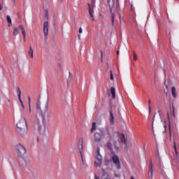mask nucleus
Masks as SVG:
<instances>
[{"label":"nucleus","mask_w":179,"mask_h":179,"mask_svg":"<svg viewBox=\"0 0 179 179\" xmlns=\"http://www.w3.org/2000/svg\"><path fill=\"white\" fill-rule=\"evenodd\" d=\"M113 145H114L115 148L118 149V147H117V141H114Z\"/></svg>","instance_id":"36"},{"label":"nucleus","mask_w":179,"mask_h":179,"mask_svg":"<svg viewBox=\"0 0 179 179\" xmlns=\"http://www.w3.org/2000/svg\"><path fill=\"white\" fill-rule=\"evenodd\" d=\"M114 112L115 114H120V108L117 105L114 106Z\"/></svg>","instance_id":"24"},{"label":"nucleus","mask_w":179,"mask_h":179,"mask_svg":"<svg viewBox=\"0 0 179 179\" xmlns=\"http://www.w3.org/2000/svg\"><path fill=\"white\" fill-rule=\"evenodd\" d=\"M48 10H45V16H44V20H45V22H48Z\"/></svg>","instance_id":"25"},{"label":"nucleus","mask_w":179,"mask_h":179,"mask_svg":"<svg viewBox=\"0 0 179 179\" xmlns=\"http://www.w3.org/2000/svg\"><path fill=\"white\" fill-rule=\"evenodd\" d=\"M113 139L117 140L118 141H120V134H118V132L115 131L113 134Z\"/></svg>","instance_id":"19"},{"label":"nucleus","mask_w":179,"mask_h":179,"mask_svg":"<svg viewBox=\"0 0 179 179\" xmlns=\"http://www.w3.org/2000/svg\"><path fill=\"white\" fill-rule=\"evenodd\" d=\"M112 160H113L117 170H120V169H121V164H120V158H118V156L113 155L112 157Z\"/></svg>","instance_id":"9"},{"label":"nucleus","mask_w":179,"mask_h":179,"mask_svg":"<svg viewBox=\"0 0 179 179\" xmlns=\"http://www.w3.org/2000/svg\"><path fill=\"white\" fill-rule=\"evenodd\" d=\"M176 153H178L177 148L175 149Z\"/></svg>","instance_id":"52"},{"label":"nucleus","mask_w":179,"mask_h":179,"mask_svg":"<svg viewBox=\"0 0 179 179\" xmlns=\"http://www.w3.org/2000/svg\"><path fill=\"white\" fill-rule=\"evenodd\" d=\"M13 1L14 3H15V0H13Z\"/></svg>","instance_id":"60"},{"label":"nucleus","mask_w":179,"mask_h":179,"mask_svg":"<svg viewBox=\"0 0 179 179\" xmlns=\"http://www.w3.org/2000/svg\"><path fill=\"white\" fill-rule=\"evenodd\" d=\"M148 177L149 178H152L153 177V162H150V165L149 166Z\"/></svg>","instance_id":"12"},{"label":"nucleus","mask_w":179,"mask_h":179,"mask_svg":"<svg viewBox=\"0 0 179 179\" xmlns=\"http://www.w3.org/2000/svg\"><path fill=\"white\" fill-rule=\"evenodd\" d=\"M78 31H79V34H82V33H83V31L82 30V27H80Z\"/></svg>","instance_id":"38"},{"label":"nucleus","mask_w":179,"mask_h":179,"mask_svg":"<svg viewBox=\"0 0 179 179\" xmlns=\"http://www.w3.org/2000/svg\"><path fill=\"white\" fill-rule=\"evenodd\" d=\"M96 160L94 162L95 167H101V164L103 163V157L100 155V148L96 150V155L95 156Z\"/></svg>","instance_id":"6"},{"label":"nucleus","mask_w":179,"mask_h":179,"mask_svg":"<svg viewBox=\"0 0 179 179\" xmlns=\"http://www.w3.org/2000/svg\"><path fill=\"white\" fill-rule=\"evenodd\" d=\"M29 108V113H31V105H30V107Z\"/></svg>","instance_id":"44"},{"label":"nucleus","mask_w":179,"mask_h":179,"mask_svg":"<svg viewBox=\"0 0 179 179\" xmlns=\"http://www.w3.org/2000/svg\"><path fill=\"white\" fill-rule=\"evenodd\" d=\"M28 106L30 108V106H31V103H30V96H28Z\"/></svg>","instance_id":"34"},{"label":"nucleus","mask_w":179,"mask_h":179,"mask_svg":"<svg viewBox=\"0 0 179 179\" xmlns=\"http://www.w3.org/2000/svg\"><path fill=\"white\" fill-rule=\"evenodd\" d=\"M105 164L107 166L108 164V159L105 160Z\"/></svg>","instance_id":"39"},{"label":"nucleus","mask_w":179,"mask_h":179,"mask_svg":"<svg viewBox=\"0 0 179 179\" xmlns=\"http://www.w3.org/2000/svg\"><path fill=\"white\" fill-rule=\"evenodd\" d=\"M107 148H108V149H112V146H111V143H107Z\"/></svg>","instance_id":"33"},{"label":"nucleus","mask_w":179,"mask_h":179,"mask_svg":"<svg viewBox=\"0 0 179 179\" xmlns=\"http://www.w3.org/2000/svg\"><path fill=\"white\" fill-rule=\"evenodd\" d=\"M8 107H10V105H8Z\"/></svg>","instance_id":"59"},{"label":"nucleus","mask_w":179,"mask_h":179,"mask_svg":"<svg viewBox=\"0 0 179 179\" xmlns=\"http://www.w3.org/2000/svg\"><path fill=\"white\" fill-rule=\"evenodd\" d=\"M19 34V29L16 27L13 28V36Z\"/></svg>","instance_id":"27"},{"label":"nucleus","mask_w":179,"mask_h":179,"mask_svg":"<svg viewBox=\"0 0 179 179\" xmlns=\"http://www.w3.org/2000/svg\"><path fill=\"white\" fill-rule=\"evenodd\" d=\"M37 142H38V138H37Z\"/></svg>","instance_id":"58"},{"label":"nucleus","mask_w":179,"mask_h":179,"mask_svg":"<svg viewBox=\"0 0 179 179\" xmlns=\"http://www.w3.org/2000/svg\"><path fill=\"white\" fill-rule=\"evenodd\" d=\"M174 149H177V146H176V143H174Z\"/></svg>","instance_id":"48"},{"label":"nucleus","mask_w":179,"mask_h":179,"mask_svg":"<svg viewBox=\"0 0 179 179\" xmlns=\"http://www.w3.org/2000/svg\"><path fill=\"white\" fill-rule=\"evenodd\" d=\"M134 60L138 61V56H136V53H135V52H134Z\"/></svg>","instance_id":"31"},{"label":"nucleus","mask_w":179,"mask_h":179,"mask_svg":"<svg viewBox=\"0 0 179 179\" xmlns=\"http://www.w3.org/2000/svg\"><path fill=\"white\" fill-rule=\"evenodd\" d=\"M164 85H165V87H166V89H169V87L166 85V80L164 81Z\"/></svg>","instance_id":"41"},{"label":"nucleus","mask_w":179,"mask_h":179,"mask_svg":"<svg viewBox=\"0 0 179 179\" xmlns=\"http://www.w3.org/2000/svg\"><path fill=\"white\" fill-rule=\"evenodd\" d=\"M152 101L150 100L148 101V113H149V115H150V113L152 112V108L150 107V104H151Z\"/></svg>","instance_id":"28"},{"label":"nucleus","mask_w":179,"mask_h":179,"mask_svg":"<svg viewBox=\"0 0 179 179\" xmlns=\"http://www.w3.org/2000/svg\"><path fill=\"white\" fill-rule=\"evenodd\" d=\"M150 162H151V163H152V159H150Z\"/></svg>","instance_id":"53"},{"label":"nucleus","mask_w":179,"mask_h":179,"mask_svg":"<svg viewBox=\"0 0 179 179\" xmlns=\"http://www.w3.org/2000/svg\"><path fill=\"white\" fill-rule=\"evenodd\" d=\"M92 125V127L91 129V133L93 134V132H94V131H96V122H93Z\"/></svg>","instance_id":"26"},{"label":"nucleus","mask_w":179,"mask_h":179,"mask_svg":"<svg viewBox=\"0 0 179 179\" xmlns=\"http://www.w3.org/2000/svg\"><path fill=\"white\" fill-rule=\"evenodd\" d=\"M78 150L80 152V155L81 156V159L82 160H83V155H82V152L83 151V139H81L80 144L78 147Z\"/></svg>","instance_id":"13"},{"label":"nucleus","mask_w":179,"mask_h":179,"mask_svg":"<svg viewBox=\"0 0 179 179\" xmlns=\"http://www.w3.org/2000/svg\"><path fill=\"white\" fill-rule=\"evenodd\" d=\"M73 78V76H72V73L69 72V78L67 79V85H69V84L71 83Z\"/></svg>","instance_id":"17"},{"label":"nucleus","mask_w":179,"mask_h":179,"mask_svg":"<svg viewBox=\"0 0 179 179\" xmlns=\"http://www.w3.org/2000/svg\"><path fill=\"white\" fill-rule=\"evenodd\" d=\"M106 66H107L108 69V68H110V65L108 64V62L106 63Z\"/></svg>","instance_id":"40"},{"label":"nucleus","mask_w":179,"mask_h":179,"mask_svg":"<svg viewBox=\"0 0 179 179\" xmlns=\"http://www.w3.org/2000/svg\"><path fill=\"white\" fill-rule=\"evenodd\" d=\"M106 136V132L104 129H101L99 131H96L94 135V141L96 143H100L101 139Z\"/></svg>","instance_id":"4"},{"label":"nucleus","mask_w":179,"mask_h":179,"mask_svg":"<svg viewBox=\"0 0 179 179\" xmlns=\"http://www.w3.org/2000/svg\"><path fill=\"white\" fill-rule=\"evenodd\" d=\"M17 94L19 100H20V99H22L20 96L22 95V91H20V88L19 87H17Z\"/></svg>","instance_id":"23"},{"label":"nucleus","mask_w":179,"mask_h":179,"mask_svg":"<svg viewBox=\"0 0 179 179\" xmlns=\"http://www.w3.org/2000/svg\"><path fill=\"white\" fill-rule=\"evenodd\" d=\"M134 103L135 106H138V102H136V101H135Z\"/></svg>","instance_id":"45"},{"label":"nucleus","mask_w":179,"mask_h":179,"mask_svg":"<svg viewBox=\"0 0 179 179\" xmlns=\"http://www.w3.org/2000/svg\"><path fill=\"white\" fill-rule=\"evenodd\" d=\"M117 70H118V72H119V73H120V69L117 67Z\"/></svg>","instance_id":"56"},{"label":"nucleus","mask_w":179,"mask_h":179,"mask_svg":"<svg viewBox=\"0 0 179 179\" xmlns=\"http://www.w3.org/2000/svg\"><path fill=\"white\" fill-rule=\"evenodd\" d=\"M117 6H120V3H117Z\"/></svg>","instance_id":"55"},{"label":"nucleus","mask_w":179,"mask_h":179,"mask_svg":"<svg viewBox=\"0 0 179 179\" xmlns=\"http://www.w3.org/2000/svg\"><path fill=\"white\" fill-rule=\"evenodd\" d=\"M110 93L112 94V97L115 99V88H114V87L110 88Z\"/></svg>","instance_id":"21"},{"label":"nucleus","mask_w":179,"mask_h":179,"mask_svg":"<svg viewBox=\"0 0 179 179\" xmlns=\"http://www.w3.org/2000/svg\"><path fill=\"white\" fill-rule=\"evenodd\" d=\"M101 62H103V51H101Z\"/></svg>","instance_id":"35"},{"label":"nucleus","mask_w":179,"mask_h":179,"mask_svg":"<svg viewBox=\"0 0 179 179\" xmlns=\"http://www.w3.org/2000/svg\"><path fill=\"white\" fill-rule=\"evenodd\" d=\"M19 29L22 31V34L23 37H26V31L24 30V27L23 25H20Z\"/></svg>","instance_id":"18"},{"label":"nucleus","mask_w":179,"mask_h":179,"mask_svg":"<svg viewBox=\"0 0 179 179\" xmlns=\"http://www.w3.org/2000/svg\"><path fill=\"white\" fill-rule=\"evenodd\" d=\"M2 10V4L0 3V12Z\"/></svg>","instance_id":"43"},{"label":"nucleus","mask_w":179,"mask_h":179,"mask_svg":"<svg viewBox=\"0 0 179 179\" xmlns=\"http://www.w3.org/2000/svg\"><path fill=\"white\" fill-rule=\"evenodd\" d=\"M15 149L16 151V153L18 155V156H20V157H23L26 155V148L20 144L18 143L15 146Z\"/></svg>","instance_id":"5"},{"label":"nucleus","mask_w":179,"mask_h":179,"mask_svg":"<svg viewBox=\"0 0 179 179\" xmlns=\"http://www.w3.org/2000/svg\"><path fill=\"white\" fill-rule=\"evenodd\" d=\"M28 54H29L30 58H31V59H33V58H34L33 48H31V46L29 47V50L28 51Z\"/></svg>","instance_id":"16"},{"label":"nucleus","mask_w":179,"mask_h":179,"mask_svg":"<svg viewBox=\"0 0 179 179\" xmlns=\"http://www.w3.org/2000/svg\"><path fill=\"white\" fill-rule=\"evenodd\" d=\"M121 142L127 146V140H125V134H122V138H121Z\"/></svg>","instance_id":"22"},{"label":"nucleus","mask_w":179,"mask_h":179,"mask_svg":"<svg viewBox=\"0 0 179 179\" xmlns=\"http://www.w3.org/2000/svg\"><path fill=\"white\" fill-rule=\"evenodd\" d=\"M164 92L165 93L166 96H167V91L164 90Z\"/></svg>","instance_id":"47"},{"label":"nucleus","mask_w":179,"mask_h":179,"mask_svg":"<svg viewBox=\"0 0 179 179\" xmlns=\"http://www.w3.org/2000/svg\"><path fill=\"white\" fill-rule=\"evenodd\" d=\"M8 101H10V100L8 99Z\"/></svg>","instance_id":"61"},{"label":"nucleus","mask_w":179,"mask_h":179,"mask_svg":"<svg viewBox=\"0 0 179 179\" xmlns=\"http://www.w3.org/2000/svg\"><path fill=\"white\" fill-rule=\"evenodd\" d=\"M171 94H172L173 97H174V99H176L177 97V93L176 92L175 87H171Z\"/></svg>","instance_id":"20"},{"label":"nucleus","mask_w":179,"mask_h":179,"mask_svg":"<svg viewBox=\"0 0 179 179\" xmlns=\"http://www.w3.org/2000/svg\"><path fill=\"white\" fill-rule=\"evenodd\" d=\"M48 94H45L41 96H39L38 102L36 104V110L37 113L41 114L43 122H45V117L47 113H48Z\"/></svg>","instance_id":"2"},{"label":"nucleus","mask_w":179,"mask_h":179,"mask_svg":"<svg viewBox=\"0 0 179 179\" xmlns=\"http://www.w3.org/2000/svg\"><path fill=\"white\" fill-rule=\"evenodd\" d=\"M88 6H89V13H90V16L92 20V22H94V16L93 15V8L92 9V8L90 7V3H88Z\"/></svg>","instance_id":"14"},{"label":"nucleus","mask_w":179,"mask_h":179,"mask_svg":"<svg viewBox=\"0 0 179 179\" xmlns=\"http://www.w3.org/2000/svg\"><path fill=\"white\" fill-rule=\"evenodd\" d=\"M1 3L2 5H5V0H2Z\"/></svg>","instance_id":"42"},{"label":"nucleus","mask_w":179,"mask_h":179,"mask_svg":"<svg viewBox=\"0 0 179 179\" xmlns=\"http://www.w3.org/2000/svg\"><path fill=\"white\" fill-rule=\"evenodd\" d=\"M158 157L159 159V164H160V166H162V159L160 158V155L159 154H158Z\"/></svg>","instance_id":"37"},{"label":"nucleus","mask_w":179,"mask_h":179,"mask_svg":"<svg viewBox=\"0 0 179 179\" xmlns=\"http://www.w3.org/2000/svg\"><path fill=\"white\" fill-rule=\"evenodd\" d=\"M7 22L8 23V27H12V19L10 18V15H6Z\"/></svg>","instance_id":"15"},{"label":"nucleus","mask_w":179,"mask_h":179,"mask_svg":"<svg viewBox=\"0 0 179 179\" xmlns=\"http://www.w3.org/2000/svg\"><path fill=\"white\" fill-rule=\"evenodd\" d=\"M43 33L45 36V39L47 40L48 38V22H45L43 24Z\"/></svg>","instance_id":"10"},{"label":"nucleus","mask_w":179,"mask_h":179,"mask_svg":"<svg viewBox=\"0 0 179 179\" xmlns=\"http://www.w3.org/2000/svg\"><path fill=\"white\" fill-rule=\"evenodd\" d=\"M78 39L80 40V34L78 35Z\"/></svg>","instance_id":"51"},{"label":"nucleus","mask_w":179,"mask_h":179,"mask_svg":"<svg viewBox=\"0 0 179 179\" xmlns=\"http://www.w3.org/2000/svg\"><path fill=\"white\" fill-rule=\"evenodd\" d=\"M92 8H94V6H96V0H92Z\"/></svg>","instance_id":"30"},{"label":"nucleus","mask_w":179,"mask_h":179,"mask_svg":"<svg viewBox=\"0 0 179 179\" xmlns=\"http://www.w3.org/2000/svg\"><path fill=\"white\" fill-rule=\"evenodd\" d=\"M102 171L104 173V171H106L104 170V169L102 168Z\"/></svg>","instance_id":"54"},{"label":"nucleus","mask_w":179,"mask_h":179,"mask_svg":"<svg viewBox=\"0 0 179 179\" xmlns=\"http://www.w3.org/2000/svg\"><path fill=\"white\" fill-rule=\"evenodd\" d=\"M20 164L23 169H29V164H30V159L29 158H21L20 159Z\"/></svg>","instance_id":"8"},{"label":"nucleus","mask_w":179,"mask_h":179,"mask_svg":"<svg viewBox=\"0 0 179 179\" xmlns=\"http://www.w3.org/2000/svg\"><path fill=\"white\" fill-rule=\"evenodd\" d=\"M24 41H26V37L23 36Z\"/></svg>","instance_id":"49"},{"label":"nucleus","mask_w":179,"mask_h":179,"mask_svg":"<svg viewBox=\"0 0 179 179\" xmlns=\"http://www.w3.org/2000/svg\"><path fill=\"white\" fill-rule=\"evenodd\" d=\"M20 103H21V105H22V107L23 108V110H24V104H23V101H22V99H19Z\"/></svg>","instance_id":"32"},{"label":"nucleus","mask_w":179,"mask_h":179,"mask_svg":"<svg viewBox=\"0 0 179 179\" xmlns=\"http://www.w3.org/2000/svg\"><path fill=\"white\" fill-rule=\"evenodd\" d=\"M130 179H135L134 176H131Z\"/></svg>","instance_id":"50"},{"label":"nucleus","mask_w":179,"mask_h":179,"mask_svg":"<svg viewBox=\"0 0 179 179\" xmlns=\"http://www.w3.org/2000/svg\"><path fill=\"white\" fill-rule=\"evenodd\" d=\"M117 55H120V50L117 51Z\"/></svg>","instance_id":"46"},{"label":"nucleus","mask_w":179,"mask_h":179,"mask_svg":"<svg viewBox=\"0 0 179 179\" xmlns=\"http://www.w3.org/2000/svg\"><path fill=\"white\" fill-rule=\"evenodd\" d=\"M110 80H114V76L113 75V71H110Z\"/></svg>","instance_id":"29"},{"label":"nucleus","mask_w":179,"mask_h":179,"mask_svg":"<svg viewBox=\"0 0 179 179\" xmlns=\"http://www.w3.org/2000/svg\"><path fill=\"white\" fill-rule=\"evenodd\" d=\"M16 132L20 138H24L27 135V122L24 117L18 120L16 124Z\"/></svg>","instance_id":"3"},{"label":"nucleus","mask_w":179,"mask_h":179,"mask_svg":"<svg viewBox=\"0 0 179 179\" xmlns=\"http://www.w3.org/2000/svg\"><path fill=\"white\" fill-rule=\"evenodd\" d=\"M96 179H99V178L96 176V178H95Z\"/></svg>","instance_id":"57"},{"label":"nucleus","mask_w":179,"mask_h":179,"mask_svg":"<svg viewBox=\"0 0 179 179\" xmlns=\"http://www.w3.org/2000/svg\"><path fill=\"white\" fill-rule=\"evenodd\" d=\"M152 134L154 136H164L166 132L165 122L162 120V115H160V110L154 115L152 124Z\"/></svg>","instance_id":"1"},{"label":"nucleus","mask_w":179,"mask_h":179,"mask_svg":"<svg viewBox=\"0 0 179 179\" xmlns=\"http://www.w3.org/2000/svg\"><path fill=\"white\" fill-rule=\"evenodd\" d=\"M107 3L109 6L110 12V19L112 22V26H114V14L113 13V8H114V0H107Z\"/></svg>","instance_id":"7"},{"label":"nucleus","mask_w":179,"mask_h":179,"mask_svg":"<svg viewBox=\"0 0 179 179\" xmlns=\"http://www.w3.org/2000/svg\"><path fill=\"white\" fill-rule=\"evenodd\" d=\"M109 114H110L109 122L110 125H114V115L113 114V108H110L109 110Z\"/></svg>","instance_id":"11"}]
</instances>
